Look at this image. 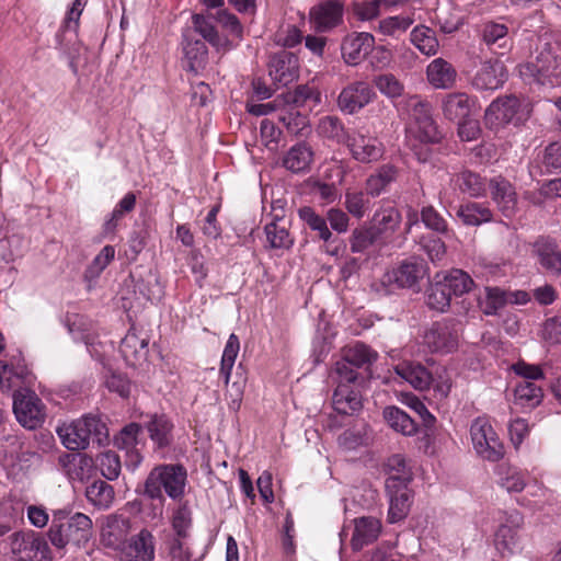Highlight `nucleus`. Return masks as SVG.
Wrapping results in <instances>:
<instances>
[{
	"label": "nucleus",
	"mask_w": 561,
	"mask_h": 561,
	"mask_svg": "<svg viewBox=\"0 0 561 561\" xmlns=\"http://www.w3.org/2000/svg\"><path fill=\"white\" fill-rule=\"evenodd\" d=\"M62 511L54 515L53 523L47 536L50 543L58 550L65 549L68 545L84 547L92 537V520L83 513H76L65 519Z\"/></svg>",
	"instance_id": "1"
},
{
	"label": "nucleus",
	"mask_w": 561,
	"mask_h": 561,
	"mask_svg": "<svg viewBox=\"0 0 561 561\" xmlns=\"http://www.w3.org/2000/svg\"><path fill=\"white\" fill-rule=\"evenodd\" d=\"M187 473L181 465H162L153 468L145 482V495L150 499H163L164 491L173 500L184 495Z\"/></svg>",
	"instance_id": "2"
},
{
	"label": "nucleus",
	"mask_w": 561,
	"mask_h": 561,
	"mask_svg": "<svg viewBox=\"0 0 561 561\" xmlns=\"http://www.w3.org/2000/svg\"><path fill=\"white\" fill-rule=\"evenodd\" d=\"M531 114L530 103L516 95H504L493 100L484 112L486 126L499 129L506 125L515 126L526 122Z\"/></svg>",
	"instance_id": "3"
},
{
	"label": "nucleus",
	"mask_w": 561,
	"mask_h": 561,
	"mask_svg": "<svg viewBox=\"0 0 561 561\" xmlns=\"http://www.w3.org/2000/svg\"><path fill=\"white\" fill-rule=\"evenodd\" d=\"M56 432L68 450L77 451L85 449L93 436L100 443L102 436L106 435V426L100 417L85 415L70 423L58 425Z\"/></svg>",
	"instance_id": "4"
},
{
	"label": "nucleus",
	"mask_w": 561,
	"mask_h": 561,
	"mask_svg": "<svg viewBox=\"0 0 561 561\" xmlns=\"http://www.w3.org/2000/svg\"><path fill=\"white\" fill-rule=\"evenodd\" d=\"M497 526L493 534V545L503 557L511 556L522 549L520 529L524 524L523 515L516 511L500 512Z\"/></svg>",
	"instance_id": "5"
},
{
	"label": "nucleus",
	"mask_w": 561,
	"mask_h": 561,
	"mask_svg": "<svg viewBox=\"0 0 561 561\" xmlns=\"http://www.w3.org/2000/svg\"><path fill=\"white\" fill-rule=\"evenodd\" d=\"M470 435L476 453L489 461H499L504 456V447L490 421L477 417L470 426Z\"/></svg>",
	"instance_id": "6"
},
{
	"label": "nucleus",
	"mask_w": 561,
	"mask_h": 561,
	"mask_svg": "<svg viewBox=\"0 0 561 561\" xmlns=\"http://www.w3.org/2000/svg\"><path fill=\"white\" fill-rule=\"evenodd\" d=\"M13 413L16 421L27 430L41 427L46 419V408L38 396L28 389L13 393Z\"/></svg>",
	"instance_id": "7"
},
{
	"label": "nucleus",
	"mask_w": 561,
	"mask_h": 561,
	"mask_svg": "<svg viewBox=\"0 0 561 561\" xmlns=\"http://www.w3.org/2000/svg\"><path fill=\"white\" fill-rule=\"evenodd\" d=\"M8 542L13 561H34L37 554L49 559L47 541L33 530L15 531L9 536Z\"/></svg>",
	"instance_id": "8"
},
{
	"label": "nucleus",
	"mask_w": 561,
	"mask_h": 561,
	"mask_svg": "<svg viewBox=\"0 0 561 561\" xmlns=\"http://www.w3.org/2000/svg\"><path fill=\"white\" fill-rule=\"evenodd\" d=\"M407 105L411 107L410 130L424 142H435L439 139L437 125L432 116V106L417 95L408 99Z\"/></svg>",
	"instance_id": "9"
},
{
	"label": "nucleus",
	"mask_w": 561,
	"mask_h": 561,
	"mask_svg": "<svg viewBox=\"0 0 561 561\" xmlns=\"http://www.w3.org/2000/svg\"><path fill=\"white\" fill-rule=\"evenodd\" d=\"M88 0H75L71 9L67 14L65 30L57 36L58 48L67 55L70 59V65L73 66L81 51V44L79 43L76 34L78 21L83 11Z\"/></svg>",
	"instance_id": "10"
},
{
	"label": "nucleus",
	"mask_w": 561,
	"mask_h": 561,
	"mask_svg": "<svg viewBox=\"0 0 561 561\" xmlns=\"http://www.w3.org/2000/svg\"><path fill=\"white\" fill-rule=\"evenodd\" d=\"M352 157L362 163H370L382 158L385 148L382 142L370 135L354 130L347 136L345 144Z\"/></svg>",
	"instance_id": "11"
},
{
	"label": "nucleus",
	"mask_w": 561,
	"mask_h": 561,
	"mask_svg": "<svg viewBox=\"0 0 561 561\" xmlns=\"http://www.w3.org/2000/svg\"><path fill=\"white\" fill-rule=\"evenodd\" d=\"M508 72L505 65L499 59H486L471 79V84L479 91H495L507 81Z\"/></svg>",
	"instance_id": "12"
},
{
	"label": "nucleus",
	"mask_w": 561,
	"mask_h": 561,
	"mask_svg": "<svg viewBox=\"0 0 561 561\" xmlns=\"http://www.w3.org/2000/svg\"><path fill=\"white\" fill-rule=\"evenodd\" d=\"M375 96L376 93L367 82H352L340 92L337 106L343 113L352 115L368 105Z\"/></svg>",
	"instance_id": "13"
},
{
	"label": "nucleus",
	"mask_w": 561,
	"mask_h": 561,
	"mask_svg": "<svg viewBox=\"0 0 561 561\" xmlns=\"http://www.w3.org/2000/svg\"><path fill=\"white\" fill-rule=\"evenodd\" d=\"M424 344L432 353L448 354L458 346V333L448 322H436L425 332Z\"/></svg>",
	"instance_id": "14"
},
{
	"label": "nucleus",
	"mask_w": 561,
	"mask_h": 561,
	"mask_svg": "<svg viewBox=\"0 0 561 561\" xmlns=\"http://www.w3.org/2000/svg\"><path fill=\"white\" fill-rule=\"evenodd\" d=\"M427 275L425 264L416 259L402 262L397 268L387 272L382 277V285L396 284L401 288H411Z\"/></svg>",
	"instance_id": "15"
},
{
	"label": "nucleus",
	"mask_w": 561,
	"mask_h": 561,
	"mask_svg": "<svg viewBox=\"0 0 561 561\" xmlns=\"http://www.w3.org/2000/svg\"><path fill=\"white\" fill-rule=\"evenodd\" d=\"M122 561H153L154 537L151 531L144 528L131 537L128 545L122 549Z\"/></svg>",
	"instance_id": "16"
},
{
	"label": "nucleus",
	"mask_w": 561,
	"mask_h": 561,
	"mask_svg": "<svg viewBox=\"0 0 561 561\" xmlns=\"http://www.w3.org/2000/svg\"><path fill=\"white\" fill-rule=\"evenodd\" d=\"M489 187L493 202L506 218H511L517 210V194L514 186L503 176L490 180Z\"/></svg>",
	"instance_id": "17"
},
{
	"label": "nucleus",
	"mask_w": 561,
	"mask_h": 561,
	"mask_svg": "<svg viewBox=\"0 0 561 561\" xmlns=\"http://www.w3.org/2000/svg\"><path fill=\"white\" fill-rule=\"evenodd\" d=\"M268 75L279 85H287L298 76V59L288 51L274 55L268 62Z\"/></svg>",
	"instance_id": "18"
},
{
	"label": "nucleus",
	"mask_w": 561,
	"mask_h": 561,
	"mask_svg": "<svg viewBox=\"0 0 561 561\" xmlns=\"http://www.w3.org/2000/svg\"><path fill=\"white\" fill-rule=\"evenodd\" d=\"M456 68L444 58L433 59L426 67V80L434 89L449 90L457 82Z\"/></svg>",
	"instance_id": "19"
},
{
	"label": "nucleus",
	"mask_w": 561,
	"mask_h": 561,
	"mask_svg": "<svg viewBox=\"0 0 561 561\" xmlns=\"http://www.w3.org/2000/svg\"><path fill=\"white\" fill-rule=\"evenodd\" d=\"M343 8L336 1L319 3L310 10V22L318 32H328L335 27L342 20Z\"/></svg>",
	"instance_id": "20"
},
{
	"label": "nucleus",
	"mask_w": 561,
	"mask_h": 561,
	"mask_svg": "<svg viewBox=\"0 0 561 561\" xmlns=\"http://www.w3.org/2000/svg\"><path fill=\"white\" fill-rule=\"evenodd\" d=\"M474 101L466 92H450L440 101L444 117L450 122H460L470 116Z\"/></svg>",
	"instance_id": "21"
},
{
	"label": "nucleus",
	"mask_w": 561,
	"mask_h": 561,
	"mask_svg": "<svg viewBox=\"0 0 561 561\" xmlns=\"http://www.w3.org/2000/svg\"><path fill=\"white\" fill-rule=\"evenodd\" d=\"M481 42L491 50H510L513 42L510 37L508 26L496 21H486L479 28Z\"/></svg>",
	"instance_id": "22"
},
{
	"label": "nucleus",
	"mask_w": 561,
	"mask_h": 561,
	"mask_svg": "<svg viewBox=\"0 0 561 561\" xmlns=\"http://www.w3.org/2000/svg\"><path fill=\"white\" fill-rule=\"evenodd\" d=\"M374 36L363 32L347 36L342 44V55L348 65L359 64L371 50Z\"/></svg>",
	"instance_id": "23"
},
{
	"label": "nucleus",
	"mask_w": 561,
	"mask_h": 561,
	"mask_svg": "<svg viewBox=\"0 0 561 561\" xmlns=\"http://www.w3.org/2000/svg\"><path fill=\"white\" fill-rule=\"evenodd\" d=\"M394 373L419 391L430 389L433 381L432 373L417 362H402L394 366Z\"/></svg>",
	"instance_id": "24"
},
{
	"label": "nucleus",
	"mask_w": 561,
	"mask_h": 561,
	"mask_svg": "<svg viewBox=\"0 0 561 561\" xmlns=\"http://www.w3.org/2000/svg\"><path fill=\"white\" fill-rule=\"evenodd\" d=\"M314 152L305 141L291 146L283 157V167L293 173L308 172L313 163Z\"/></svg>",
	"instance_id": "25"
},
{
	"label": "nucleus",
	"mask_w": 561,
	"mask_h": 561,
	"mask_svg": "<svg viewBox=\"0 0 561 561\" xmlns=\"http://www.w3.org/2000/svg\"><path fill=\"white\" fill-rule=\"evenodd\" d=\"M129 531V522L125 518L111 516L101 530V542L104 547L121 550L125 547V541Z\"/></svg>",
	"instance_id": "26"
},
{
	"label": "nucleus",
	"mask_w": 561,
	"mask_h": 561,
	"mask_svg": "<svg viewBox=\"0 0 561 561\" xmlns=\"http://www.w3.org/2000/svg\"><path fill=\"white\" fill-rule=\"evenodd\" d=\"M534 250L540 265L550 274L561 275V250L556 241L539 238L534 243Z\"/></svg>",
	"instance_id": "27"
},
{
	"label": "nucleus",
	"mask_w": 561,
	"mask_h": 561,
	"mask_svg": "<svg viewBox=\"0 0 561 561\" xmlns=\"http://www.w3.org/2000/svg\"><path fill=\"white\" fill-rule=\"evenodd\" d=\"M332 403L334 410L344 415H353L363 408L360 394L346 383H337Z\"/></svg>",
	"instance_id": "28"
},
{
	"label": "nucleus",
	"mask_w": 561,
	"mask_h": 561,
	"mask_svg": "<svg viewBox=\"0 0 561 561\" xmlns=\"http://www.w3.org/2000/svg\"><path fill=\"white\" fill-rule=\"evenodd\" d=\"M183 67L190 71L197 73L203 69L207 61V47L203 41L191 39L184 35L183 41Z\"/></svg>",
	"instance_id": "29"
},
{
	"label": "nucleus",
	"mask_w": 561,
	"mask_h": 561,
	"mask_svg": "<svg viewBox=\"0 0 561 561\" xmlns=\"http://www.w3.org/2000/svg\"><path fill=\"white\" fill-rule=\"evenodd\" d=\"M381 530V524L374 517H360L355 520V530L352 537V546L359 550L377 539Z\"/></svg>",
	"instance_id": "30"
},
{
	"label": "nucleus",
	"mask_w": 561,
	"mask_h": 561,
	"mask_svg": "<svg viewBox=\"0 0 561 561\" xmlns=\"http://www.w3.org/2000/svg\"><path fill=\"white\" fill-rule=\"evenodd\" d=\"M192 20L195 31L210 45L222 50H228L232 47L228 37L220 35L208 18L202 14H194Z\"/></svg>",
	"instance_id": "31"
},
{
	"label": "nucleus",
	"mask_w": 561,
	"mask_h": 561,
	"mask_svg": "<svg viewBox=\"0 0 561 561\" xmlns=\"http://www.w3.org/2000/svg\"><path fill=\"white\" fill-rule=\"evenodd\" d=\"M389 512L388 520L397 523L402 520L410 510V491L407 485H399L388 491Z\"/></svg>",
	"instance_id": "32"
},
{
	"label": "nucleus",
	"mask_w": 561,
	"mask_h": 561,
	"mask_svg": "<svg viewBox=\"0 0 561 561\" xmlns=\"http://www.w3.org/2000/svg\"><path fill=\"white\" fill-rule=\"evenodd\" d=\"M401 222L399 210L392 206L380 207L374 214L371 228L378 236L393 233Z\"/></svg>",
	"instance_id": "33"
},
{
	"label": "nucleus",
	"mask_w": 561,
	"mask_h": 561,
	"mask_svg": "<svg viewBox=\"0 0 561 561\" xmlns=\"http://www.w3.org/2000/svg\"><path fill=\"white\" fill-rule=\"evenodd\" d=\"M457 217L466 226H480L492 221L493 213L483 204L470 202L459 206Z\"/></svg>",
	"instance_id": "34"
},
{
	"label": "nucleus",
	"mask_w": 561,
	"mask_h": 561,
	"mask_svg": "<svg viewBox=\"0 0 561 561\" xmlns=\"http://www.w3.org/2000/svg\"><path fill=\"white\" fill-rule=\"evenodd\" d=\"M264 232L266 237L265 247L273 250H287L293 243L288 229L279 220H273L265 225Z\"/></svg>",
	"instance_id": "35"
},
{
	"label": "nucleus",
	"mask_w": 561,
	"mask_h": 561,
	"mask_svg": "<svg viewBox=\"0 0 561 561\" xmlns=\"http://www.w3.org/2000/svg\"><path fill=\"white\" fill-rule=\"evenodd\" d=\"M382 414L387 424L396 432L407 436L416 434V423L403 410L397 407H387Z\"/></svg>",
	"instance_id": "36"
},
{
	"label": "nucleus",
	"mask_w": 561,
	"mask_h": 561,
	"mask_svg": "<svg viewBox=\"0 0 561 561\" xmlns=\"http://www.w3.org/2000/svg\"><path fill=\"white\" fill-rule=\"evenodd\" d=\"M386 469L389 474L386 481L387 491L399 485H407L410 479V471L402 455L397 454L389 457L386 462Z\"/></svg>",
	"instance_id": "37"
},
{
	"label": "nucleus",
	"mask_w": 561,
	"mask_h": 561,
	"mask_svg": "<svg viewBox=\"0 0 561 561\" xmlns=\"http://www.w3.org/2000/svg\"><path fill=\"white\" fill-rule=\"evenodd\" d=\"M85 496L93 506L106 510L113 504L115 492L107 482L96 480L87 486Z\"/></svg>",
	"instance_id": "38"
},
{
	"label": "nucleus",
	"mask_w": 561,
	"mask_h": 561,
	"mask_svg": "<svg viewBox=\"0 0 561 561\" xmlns=\"http://www.w3.org/2000/svg\"><path fill=\"white\" fill-rule=\"evenodd\" d=\"M451 294L442 282L440 274H436L434 282L427 289L426 304L427 306L436 311L445 312L450 306Z\"/></svg>",
	"instance_id": "39"
},
{
	"label": "nucleus",
	"mask_w": 561,
	"mask_h": 561,
	"mask_svg": "<svg viewBox=\"0 0 561 561\" xmlns=\"http://www.w3.org/2000/svg\"><path fill=\"white\" fill-rule=\"evenodd\" d=\"M396 178L397 170L394 167L390 164L380 167L376 173L369 175L366 180V194L371 197L379 196Z\"/></svg>",
	"instance_id": "40"
},
{
	"label": "nucleus",
	"mask_w": 561,
	"mask_h": 561,
	"mask_svg": "<svg viewBox=\"0 0 561 561\" xmlns=\"http://www.w3.org/2000/svg\"><path fill=\"white\" fill-rule=\"evenodd\" d=\"M543 392L540 387L533 381L523 380L518 382L514 390V402L523 408L533 409L540 404Z\"/></svg>",
	"instance_id": "41"
},
{
	"label": "nucleus",
	"mask_w": 561,
	"mask_h": 561,
	"mask_svg": "<svg viewBox=\"0 0 561 561\" xmlns=\"http://www.w3.org/2000/svg\"><path fill=\"white\" fill-rule=\"evenodd\" d=\"M411 42L426 56H434L439 46L435 32L425 25H417L412 30Z\"/></svg>",
	"instance_id": "42"
},
{
	"label": "nucleus",
	"mask_w": 561,
	"mask_h": 561,
	"mask_svg": "<svg viewBox=\"0 0 561 561\" xmlns=\"http://www.w3.org/2000/svg\"><path fill=\"white\" fill-rule=\"evenodd\" d=\"M442 282H444L451 295L461 296L469 293L473 287V280L469 274L462 270H451L448 273H439Z\"/></svg>",
	"instance_id": "43"
},
{
	"label": "nucleus",
	"mask_w": 561,
	"mask_h": 561,
	"mask_svg": "<svg viewBox=\"0 0 561 561\" xmlns=\"http://www.w3.org/2000/svg\"><path fill=\"white\" fill-rule=\"evenodd\" d=\"M121 352L127 360L144 358L148 353V339L130 330L121 343Z\"/></svg>",
	"instance_id": "44"
},
{
	"label": "nucleus",
	"mask_w": 561,
	"mask_h": 561,
	"mask_svg": "<svg viewBox=\"0 0 561 561\" xmlns=\"http://www.w3.org/2000/svg\"><path fill=\"white\" fill-rule=\"evenodd\" d=\"M147 431L151 440L158 447H164L170 444L172 424L165 415H154L147 423Z\"/></svg>",
	"instance_id": "45"
},
{
	"label": "nucleus",
	"mask_w": 561,
	"mask_h": 561,
	"mask_svg": "<svg viewBox=\"0 0 561 561\" xmlns=\"http://www.w3.org/2000/svg\"><path fill=\"white\" fill-rule=\"evenodd\" d=\"M458 188L470 197L479 198L485 195L486 182L479 174L471 171H463L457 175Z\"/></svg>",
	"instance_id": "46"
},
{
	"label": "nucleus",
	"mask_w": 561,
	"mask_h": 561,
	"mask_svg": "<svg viewBox=\"0 0 561 561\" xmlns=\"http://www.w3.org/2000/svg\"><path fill=\"white\" fill-rule=\"evenodd\" d=\"M114 257L115 248L113 245L103 247L85 268L84 279L89 283L96 280Z\"/></svg>",
	"instance_id": "47"
},
{
	"label": "nucleus",
	"mask_w": 561,
	"mask_h": 561,
	"mask_svg": "<svg viewBox=\"0 0 561 561\" xmlns=\"http://www.w3.org/2000/svg\"><path fill=\"white\" fill-rule=\"evenodd\" d=\"M239 350H240L239 339L234 333H231L228 337V341H227L224 352H222L220 370H219L220 377L222 378L225 385L229 383V380L231 377V370L233 368Z\"/></svg>",
	"instance_id": "48"
},
{
	"label": "nucleus",
	"mask_w": 561,
	"mask_h": 561,
	"mask_svg": "<svg viewBox=\"0 0 561 561\" xmlns=\"http://www.w3.org/2000/svg\"><path fill=\"white\" fill-rule=\"evenodd\" d=\"M413 23L414 18L412 15L388 16L379 22L378 31L386 36L398 38L404 34Z\"/></svg>",
	"instance_id": "49"
},
{
	"label": "nucleus",
	"mask_w": 561,
	"mask_h": 561,
	"mask_svg": "<svg viewBox=\"0 0 561 561\" xmlns=\"http://www.w3.org/2000/svg\"><path fill=\"white\" fill-rule=\"evenodd\" d=\"M299 218L313 231H317L319 238L329 241L332 233L327 225L325 218L316 213L310 206H304L298 209Z\"/></svg>",
	"instance_id": "50"
},
{
	"label": "nucleus",
	"mask_w": 561,
	"mask_h": 561,
	"mask_svg": "<svg viewBox=\"0 0 561 561\" xmlns=\"http://www.w3.org/2000/svg\"><path fill=\"white\" fill-rule=\"evenodd\" d=\"M317 130L320 136L346 144L347 136L344 126L336 116H324L320 118Z\"/></svg>",
	"instance_id": "51"
},
{
	"label": "nucleus",
	"mask_w": 561,
	"mask_h": 561,
	"mask_svg": "<svg viewBox=\"0 0 561 561\" xmlns=\"http://www.w3.org/2000/svg\"><path fill=\"white\" fill-rule=\"evenodd\" d=\"M279 121L294 135L304 136L310 127L308 117L293 107L283 110L279 114Z\"/></svg>",
	"instance_id": "52"
},
{
	"label": "nucleus",
	"mask_w": 561,
	"mask_h": 561,
	"mask_svg": "<svg viewBox=\"0 0 561 561\" xmlns=\"http://www.w3.org/2000/svg\"><path fill=\"white\" fill-rule=\"evenodd\" d=\"M500 483L508 492H520L526 485V477L515 467L502 466L499 471Z\"/></svg>",
	"instance_id": "53"
},
{
	"label": "nucleus",
	"mask_w": 561,
	"mask_h": 561,
	"mask_svg": "<svg viewBox=\"0 0 561 561\" xmlns=\"http://www.w3.org/2000/svg\"><path fill=\"white\" fill-rule=\"evenodd\" d=\"M345 208L353 217L362 219L370 208V201L360 191H346Z\"/></svg>",
	"instance_id": "54"
},
{
	"label": "nucleus",
	"mask_w": 561,
	"mask_h": 561,
	"mask_svg": "<svg viewBox=\"0 0 561 561\" xmlns=\"http://www.w3.org/2000/svg\"><path fill=\"white\" fill-rule=\"evenodd\" d=\"M343 357L358 368L376 360L377 354L369 346L356 343L345 350Z\"/></svg>",
	"instance_id": "55"
},
{
	"label": "nucleus",
	"mask_w": 561,
	"mask_h": 561,
	"mask_svg": "<svg viewBox=\"0 0 561 561\" xmlns=\"http://www.w3.org/2000/svg\"><path fill=\"white\" fill-rule=\"evenodd\" d=\"M141 427L139 424L129 423L115 436V446L122 450H129L131 448L139 447V445H142L138 439Z\"/></svg>",
	"instance_id": "56"
},
{
	"label": "nucleus",
	"mask_w": 561,
	"mask_h": 561,
	"mask_svg": "<svg viewBox=\"0 0 561 561\" xmlns=\"http://www.w3.org/2000/svg\"><path fill=\"white\" fill-rule=\"evenodd\" d=\"M375 85L381 94L389 99H396L403 94L404 85L392 73L376 77Z\"/></svg>",
	"instance_id": "57"
},
{
	"label": "nucleus",
	"mask_w": 561,
	"mask_h": 561,
	"mask_svg": "<svg viewBox=\"0 0 561 561\" xmlns=\"http://www.w3.org/2000/svg\"><path fill=\"white\" fill-rule=\"evenodd\" d=\"M98 466L102 476L110 481L117 479L122 469L119 457L111 450L99 456Z\"/></svg>",
	"instance_id": "58"
},
{
	"label": "nucleus",
	"mask_w": 561,
	"mask_h": 561,
	"mask_svg": "<svg viewBox=\"0 0 561 561\" xmlns=\"http://www.w3.org/2000/svg\"><path fill=\"white\" fill-rule=\"evenodd\" d=\"M24 504L15 499H4L0 502V520L11 528L23 517Z\"/></svg>",
	"instance_id": "59"
},
{
	"label": "nucleus",
	"mask_w": 561,
	"mask_h": 561,
	"mask_svg": "<svg viewBox=\"0 0 561 561\" xmlns=\"http://www.w3.org/2000/svg\"><path fill=\"white\" fill-rule=\"evenodd\" d=\"M211 18L216 20L233 38L238 41L242 39L243 26L234 14L230 13L226 9H220L211 15Z\"/></svg>",
	"instance_id": "60"
},
{
	"label": "nucleus",
	"mask_w": 561,
	"mask_h": 561,
	"mask_svg": "<svg viewBox=\"0 0 561 561\" xmlns=\"http://www.w3.org/2000/svg\"><path fill=\"white\" fill-rule=\"evenodd\" d=\"M261 141L271 152L278 149V142L282 131L275 124L268 119H263L260 126Z\"/></svg>",
	"instance_id": "61"
},
{
	"label": "nucleus",
	"mask_w": 561,
	"mask_h": 561,
	"mask_svg": "<svg viewBox=\"0 0 561 561\" xmlns=\"http://www.w3.org/2000/svg\"><path fill=\"white\" fill-rule=\"evenodd\" d=\"M289 101L297 106H302L310 102L312 105L321 103V93L318 89L310 85H299L294 93L289 96Z\"/></svg>",
	"instance_id": "62"
},
{
	"label": "nucleus",
	"mask_w": 561,
	"mask_h": 561,
	"mask_svg": "<svg viewBox=\"0 0 561 561\" xmlns=\"http://www.w3.org/2000/svg\"><path fill=\"white\" fill-rule=\"evenodd\" d=\"M436 396L445 399L449 396L453 388V377L449 370L445 367L438 368L433 376L432 385Z\"/></svg>",
	"instance_id": "63"
},
{
	"label": "nucleus",
	"mask_w": 561,
	"mask_h": 561,
	"mask_svg": "<svg viewBox=\"0 0 561 561\" xmlns=\"http://www.w3.org/2000/svg\"><path fill=\"white\" fill-rule=\"evenodd\" d=\"M541 337L550 344H561V314L545 320Z\"/></svg>",
	"instance_id": "64"
}]
</instances>
